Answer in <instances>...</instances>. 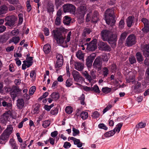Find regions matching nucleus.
<instances>
[{"label": "nucleus", "mask_w": 149, "mask_h": 149, "mask_svg": "<svg viewBox=\"0 0 149 149\" xmlns=\"http://www.w3.org/2000/svg\"><path fill=\"white\" fill-rule=\"evenodd\" d=\"M114 11L113 9H108L105 12V20L106 23L112 26L115 22L114 16L113 15Z\"/></svg>", "instance_id": "f257e3e1"}, {"label": "nucleus", "mask_w": 149, "mask_h": 149, "mask_svg": "<svg viewBox=\"0 0 149 149\" xmlns=\"http://www.w3.org/2000/svg\"><path fill=\"white\" fill-rule=\"evenodd\" d=\"M13 128L12 125H9L7 126L6 128L4 130L0 136V143H1V141L6 142L8 140L10 135L12 133Z\"/></svg>", "instance_id": "f03ea898"}, {"label": "nucleus", "mask_w": 149, "mask_h": 149, "mask_svg": "<svg viewBox=\"0 0 149 149\" xmlns=\"http://www.w3.org/2000/svg\"><path fill=\"white\" fill-rule=\"evenodd\" d=\"M52 35L57 43L61 44L65 42V38L58 30H53Z\"/></svg>", "instance_id": "7ed1b4c3"}, {"label": "nucleus", "mask_w": 149, "mask_h": 149, "mask_svg": "<svg viewBox=\"0 0 149 149\" xmlns=\"http://www.w3.org/2000/svg\"><path fill=\"white\" fill-rule=\"evenodd\" d=\"M92 14L90 12L87 14L86 17V22H89L90 20L93 22L96 23L99 20V15L98 12L97 11L94 12L92 16Z\"/></svg>", "instance_id": "20e7f679"}, {"label": "nucleus", "mask_w": 149, "mask_h": 149, "mask_svg": "<svg viewBox=\"0 0 149 149\" xmlns=\"http://www.w3.org/2000/svg\"><path fill=\"white\" fill-rule=\"evenodd\" d=\"M121 123H119L116 125V127L113 130L107 132L104 134V136L106 138H109L113 136L115 133V132H119L122 126Z\"/></svg>", "instance_id": "39448f33"}, {"label": "nucleus", "mask_w": 149, "mask_h": 149, "mask_svg": "<svg viewBox=\"0 0 149 149\" xmlns=\"http://www.w3.org/2000/svg\"><path fill=\"white\" fill-rule=\"evenodd\" d=\"M5 19L7 21L5 23V25L11 27L14 25L15 22L17 20V18L15 16L12 15L6 17Z\"/></svg>", "instance_id": "423d86ee"}, {"label": "nucleus", "mask_w": 149, "mask_h": 149, "mask_svg": "<svg viewBox=\"0 0 149 149\" xmlns=\"http://www.w3.org/2000/svg\"><path fill=\"white\" fill-rule=\"evenodd\" d=\"M136 40V38L134 35H129L126 39V45L128 47L132 46L135 43Z\"/></svg>", "instance_id": "0eeeda50"}, {"label": "nucleus", "mask_w": 149, "mask_h": 149, "mask_svg": "<svg viewBox=\"0 0 149 149\" xmlns=\"http://www.w3.org/2000/svg\"><path fill=\"white\" fill-rule=\"evenodd\" d=\"M11 116V111H8L3 113V115L1 116L0 118V121L1 123L6 125L7 121L8 120Z\"/></svg>", "instance_id": "6e6552de"}, {"label": "nucleus", "mask_w": 149, "mask_h": 149, "mask_svg": "<svg viewBox=\"0 0 149 149\" xmlns=\"http://www.w3.org/2000/svg\"><path fill=\"white\" fill-rule=\"evenodd\" d=\"M64 13L70 12L73 13L75 10V7L74 5L70 4H66L63 6Z\"/></svg>", "instance_id": "1a4fd4ad"}, {"label": "nucleus", "mask_w": 149, "mask_h": 149, "mask_svg": "<svg viewBox=\"0 0 149 149\" xmlns=\"http://www.w3.org/2000/svg\"><path fill=\"white\" fill-rule=\"evenodd\" d=\"M26 60L23 61V64L22 65V69L23 70H25L26 69V67L29 68L31 66L33 63V57H27Z\"/></svg>", "instance_id": "9d476101"}, {"label": "nucleus", "mask_w": 149, "mask_h": 149, "mask_svg": "<svg viewBox=\"0 0 149 149\" xmlns=\"http://www.w3.org/2000/svg\"><path fill=\"white\" fill-rule=\"evenodd\" d=\"M87 11L85 5H83L78 7L77 10V14L81 17H84Z\"/></svg>", "instance_id": "9b49d317"}, {"label": "nucleus", "mask_w": 149, "mask_h": 149, "mask_svg": "<svg viewBox=\"0 0 149 149\" xmlns=\"http://www.w3.org/2000/svg\"><path fill=\"white\" fill-rule=\"evenodd\" d=\"M96 56V54L95 53H93L87 56L86 61V64L88 67H90L92 66L93 61Z\"/></svg>", "instance_id": "f8f14e48"}, {"label": "nucleus", "mask_w": 149, "mask_h": 149, "mask_svg": "<svg viewBox=\"0 0 149 149\" xmlns=\"http://www.w3.org/2000/svg\"><path fill=\"white\" fill-rule=\"evenodd\" d=\"M97 40L94 39L92 40L87 45V49L90 51H94L97 48Z\"/></svg>", "instance_id": "ddd939ff"}, {"label": "nucleus", "mask_w": 149, "mask_h": 149, "mask_svg": "<svg viewBox=\"0 0 149 149\" xmlns=\"http://www.w3.org/2000/svg\"><path fill=\"white\" fill-rule=\"evenodd\" d=\"M21 91V89H20L18 86H13L12 87L11 92L10 93L11 97L13 98H15Z\"/></svg>", "instance_id": "4468645a"}, {"label": "nucleus", "mask_w": 149, "mask_h": 149, "mask_svg": "<svg viewBox=\"0 0 149 149\" xmlns=\"http://www.w3.org/2000/svg\"><path fill=\"white\" fill-rule=\"evenodd\" d=\"M57 61L55 66L56 68L62 66L63 63V57L62 55L58 54L56 55Z\"/></svg>", "instance_id": "2eb2a0df"}, {"label": "nucleus", "mask_w": 149, "mask_h": 149, "mask_svg": "<svg viewBox=\"0 0 149 149\" xmlns=\"http://www.w3.org/2000/svg\"><path fill=\"white\" fill-rule=\"evenodd\" d=\"M102 63L100 57L98 56L95 60L93 64V66L95 68L100 69L102 66Z\"/></svg>", "instance_id": "dca6fc26"}, {"label": "nucleus", "mask_w": 149, "mask_h": 149, "mask_svg": "<svg viewBox=\"0 0 149 149\" xmlns=\"http://www.w3.org/2000/svg\"><path fill=\"white\" fill-rule=\"evenodd\" d=\"M143 23L144 27L142 30L144 33H147L149 31V22L145 18H143L141 19Z\"/></svg>", "instance_id": "f3484780"}, {"label": "nucleus", "mask_w": 149, "mask_h": 149, "mask_svg": "<svg viewBox=\"0 0 149 149\" xmlns=\"http://www.w3.org/2000/svg\"><path fill=\"white\" fill-rule=\"evenodd\" d=\"M72 75L74 81L77 82L78 81L83 78L79 73L76 70H73L72 71Z\"/></svg>", "instance_id": "a211bd4d"}, {"label": "nucleus", "mask_w": 149, "mask_h": 149, "mask_svg": "<svg viewBox=\"0 0 149 149\" xmlns=\"http://www.w3.org/2000/svg\"><path fill=\"white\" fill-rule=\"evenodd\" d=\"M110 31L104 29L102 31L101 35L102 39L104 40H107L109 36Z\"/></svg>", "instance_id": "6ab92c4d"}, {"label": "nucleus", "mask_w": 149, "mask_h": 149, "mask_svg": "<svg viewBox=\"0 0 149 149\" xmlns=\"http://www.w3.org/2000/svg\"><path fill=\"white\" fill-rule=\"evenodd\" d=\"M117 39L116 37H113L112 36L111 37L109 36L107 40H108L109 43L111 45V47L114 48L116 45Z\"/></svg>", "instance_id": "aec40b11"}, {"label": "nucleus", "mask_w": 149, "mask_h": 149, "mask_svg": "<svg viewBox=\"0 0 149 149\" xmlns=\"http://www.w3.org/2000/svg\"><path fill=\"white\" fill-rule=\"evenodd\" d=\"M70 140L73 141L75 145H77L78 148H81L83 146V143L80 142L79 139H77L74 137H70L68 138Z\"/></svg>", "instance_id": "412c9836"}, {"label": "nucleus", "mask_w": 149, "mask_h": 149, "mask_svg": "<svg viewBox=\"0 0 149 149\" xmlns=\"http://www.w3.org/2000/svg\"><path fill=\"white\" fill-rule=\"evenodd\" d=\"M141 83L139 82H137L134 85L133 88H132L133 92L136 93H140L141 92Z\"/></svg>", "instance_id": "4be33fe9"}, {"label": "nucleus", "mask_w": 149, "mask_h": 149, "mask_svg": "<svg viewBox=\"0 0 149 149\" xmlns=\"http://www.w3.org/2000/svg\"><path fill=\"white\" fill-rule=\"evenodd\" d=\"M99 47L105 51L110 50L111 49L110 46L107 44L103 42H100L99 44Z\"/></svg>", "instance_id": "5701e85b"}, {"label": "nucleus", "mask_w": 149, "mask_h": 149, "mask_svg": "<svg viewBox=\"0 0 149 149\" xmlns=\"http://www.w3.org/2000/svg\"><path fill=\"white\" fill-rule=\"evenodd\" d=\"M75 68L79 71H81L84 69V64L80 62H75L74 64Z\"/></svg>", "instance_id": "b1692460"}, {"label": "nucleus", "mask_w": 149, "mask_h": 149, "mask_svg": "<svg viewBox=\"0 0 149 149\" xmlns=\"http://www.w3.org/2000/svg\"><path fill=\"white\" fill-rule=\"evenodd\" d=\"M24 104V100L22 99H19L17 101V106L19 109H21Z\"/></svg>", "instance_id": "393cba45"}, {"label": "nucleus", "mask_w": 149, "mask_h": 149, "mask_svg": "<svg viewBox=\"0 0 149 149\" xmlns=\"http://www.w3.org/2000/svg\"><path fill=\"white\" fill-rule=\"evenodd\" d=\"M9 38L8 35L4 33L2 35H0V42H5Z\"/></svg>", "instance_id": "a878e982"}, {"label": "nucleus", "mask_w": 149, "mask_h": 149, "mask_svg": "<svg viewBox=\"0 0 149 149\" xmlns=\"http://www.w3.org/2000/svg\"><path fill=\"white\" fill-rule=\"evenodd\" d=\"M134 17L130 16L127 19V24L128 27H130L134 24Z\"/></svg>", "instance_id": "bb28decb"}, {"label": "nucleus", "mask_w": 149, "mask_h": 149, "mask_svg": "<svg viewBox=\"0 0 149 149\" xmlns=\"http://www.w3.org/2000/svg\"><path fill=\"white\" fill-rule=\"evenodd\" d=\"M2 106L6 107L7 109H10L12 108V104L11 102H8L7 101H3L2 102Z\"/></svg>", "instance_id": "cd10ccee"}, {"label": "nucleus", "mask_w": 149, "mask_h": 149, "mask_svg": "<svg viewBox=\"0 0 149 149\" xmlns=\"http://www.w3.org/2000/svg\"><path fill=\"white\" fill-rule=\"evenodd\" d=\"M43 51L45 54H49L51 50V47L50 45L48 44H47L44 45L43 47Z\"/></svg>", "instance_id": "c85d7f7f"}, {"label": "nucleus", "mask_w": 149, "mask_h": 149, "mask_svg": "<svg viewBox=\"0 0 149 149\" xmlns=\"http://www.w3.org/2000/svg\"><path fill=\"white\" fill-rule=\"evenodd\" d=\"M76 56L79 60H81L83 61H84V55L81 50H79L77 52Z\"/></svg>", "instance_id": "c756f323"}, {"label": "nucleus", "mask_w": 149, "mask_h": 149, "mask_svg": "<svg viewBox=\"0 0 149 149\" xmlns=\"http://www.w3.org/2000/svg\"><path fill=\"white\" fill-rule=\"evenodd\" d=\"M47 12L49 13L53 12L54 11V6L52 3L48 2L47 5Z\"/></svg>", "instance_id": "7c9ffc66"}, {"label": "nucleus", "mask_w": 149, "mask_h": 149, "mask_svg": "<svg viewBox=\"0 0 149 149\" xmlns=\"http://www.w3.org/2000/svg\"><path fill=\"white\" fill-rule=\"evenodd\" d=\"M20 38L18 36L13 37L9 41V43H11L12 42H13L14 44H17L19 41Z\"/></svg>", "instance_id": "2f4dec72"}, {"label": "nucleus", "mask_w": 149, "mask_h": 149, "mask_svg": "<svg viewBox=\"0 0 149 149\" xmlns=\"http://www.w3.org/2000/svg\"><path fill=\"white\" fill-rule=\"evenodd\" d=\"M71 21V19L70 17L65 16L64 17L63 20V23L66 25H69Z\"/></svg>", "instance_id": "473e14b6"}, {"label": "nucleus", "mask_w": 149, "mask_h": 149, "mask_svg": "<svg viewBox=\"0 0 149 149\" xmlns=\"http://www.w3.org/2000/svg\"><path fill=\"white\" fill-rule=\"evenodd\" d=\"M51 96L53 100H56L59 97V94L58 93L53 92L51 95Z\"/></svg>", "instance_id": "72a5a7b5"}, {"label": "nucleus", "mask_w": 149, "mask_h": 149, "mask_svg": "<svg viewBox=\"0 0 149 149\" xmlns=\"http://www.w3.org/2000/svg\"><path fill=\"white\" fill-rule=\"evenodd\" d=\"M82 74L89 82H91L92 81V79L91 77L89 75L86 71H85L82 72Z\"/></svg>", "instance_id": "f704fd0d"}, {"label": "nucleus", "mask_w": 149, "mask_h": 149, "mask_svg": "<svg viewBox=\"0 0 149 149\" xmlns=\"http://www.w3.org/2000/svg\"><path fill=\"white\" fill-rule=\"evenodd\" d=\"M8 8L5 5L2 6L0 7V15L6 13Z\"/></svg>", "instance_id": "c9c22d12"}, {"label": "nucleus", "mask_w": 149, "mask_h": 149, "mask_svg": "<svg viewBox=\"0 0 149 149\" xmlns=\"http://www.w3.org/2000/svg\"><path fill=\"white\" fill-rule=\"evenodd\" d=\"M102 92L106 94L110 93L111 91V89L107 87H103L102 89Z\"/></svg>", "instance_id": "e433bc0d"}, {"label": "nucleus", "mask_w": 149, "mask_h": 149, "mask_svg": "<svg viewBox=\"0 0 149 149\" xmlns=\"http://www.w3.org/2000/svg\"><path fill=\"white\" fill-rule=\"evenodd\" d=\"M91 30L88 28H86L84 29L83 31L82 35L84 37H85L87 34H89L91 32Z\"/></svg>", "instance_id": "4c0bfd02"}, {"label": "nucleus", "mask_w": 149, "mask_h": 149, "mask_svg": "<svg viewBox=\"0 0 149 149\" xmlns=\"http://www.w3.org/2000/svg\"><path fill=\"white\" fill-rule=\"evenodd\" d=\"M80 117L82 119L85 120L88 117V113L86 111H83L81 113Z\"/></svg>", "instance_id": "58836bf2"}, {"label": "nucleus", "mask_w": 149, "mask_h": 149, "mask_svg": "<svg viewBox=\"0 0 149 149\" xmlns=\"http://www.w3.org/2000/svg\"><path fill=\"white\" fill-rule=\"evenodd\" d=\"M136 55L137 60L139 62H141L143 61V58L140 53H137Z\"/></svg>", "instance_id": "ea45409f"}, {"label": "nucleus", "mask_w": 149, "mask_h": 149, "mask_svg": "<svg viewBox=\"0 0 149 149\" xmlns=\"http://www.w3.org/2000/svg\"><path fill=\"white\" fill-rule=\"evenodd\" d=\"M72 79L71 78L68 79L65 82V85L67 87H70L72 85Z\"/></svg>", "instance_id": "a19ab883"}, {"label": "nucleus", "mask_w": 149, "mask_h": 149, "mask_svg": "<svg viewBox=\"0 0 149 149\" xmlns=\"http://www.w3.org/2000/svg\"><path fill=\"white\" fill-rule=\"evenodd\" d=\"M100 57L102 61V60L104 61H107L109 58L108 56L105 54H103Z\"/></svg>", "instance_id": "79ce46f5"}, {"label": "nucleus", "mask_w": 149, "mask_h": 149, "mask_svg": "<svg viewBox=\"0 0 149 149\" xmlns=\"http://www.w3.org/2000/svg\"><path fill=\"white\" fill-rule=\"evenodd\" d=\"M91 91L98 93H100V92L98 86L97 85H95L91 88Z\"/></svg>", "instance_id": "37998d69"}, {"label": "nucleus", "mask_w": 149, "mask_h": 149, "mask_svg": "<svg viewBox=\"0 0 149 149\" xmlns=\"http://www.w3.org/2000/svg\"><path fill=\"white\" fill-rule=\"evenodd\" d=\"M65 110L67 113L70 114L73 111V109L71 106H68L66 107Z\"/></svg>", "instance_id": "c03bdc74"}, {"label": "nucleus", "mask_w": 149, "mask_h": 149, "mask_svg": "<svg viewBox=\"0 0 149 149\" xmlns=\"http://www.w3.org/2000/svg\"><path fill=\"white\" fill-rule=\"evenodd\" d=\"M36 90V87L35 86H33L31 87L29 90V94L30 95H32Z\"/></svg>", "instance_id": "a18cd8bd"}, {"label": "nucleus", "mask_w": 149, "mask_h": 149, "mask_svg": "<svg viewBox=\"0 0 149 149\" xmlns=\"http://www.w3.org/2000/svg\"><path fill=\"white\" fill-rule=\"evenodd\" d=\"M50 124V122L49 120H45L43 122L42 126L44 128L48 127Z\"/></svg>", "instance_id": "49530a36"}, {"label": "nucleus", "mask_w": 149, "mask_h": 149, "mask_svg": "<svg viewBox=\"0 0 149 149\" xmlns=\"http://www.w3.org/2000/svg\"><path fill=\"white\" fill-rule=\"evenodd\" d=\"M103 75L104 77H107L109 74V70L106 67H104L102 70Z\"/></svg>", "instance_id": "de8ad7c7"}, {"label": "nucleus", "mask_w": 149, "mask_h": 149, "mask_svg": "<svg viewBox=\"0 0 149 149\" xmlns=\"http://www.w3.org/2000/svg\"><path fill=\"white\" fill-rule=\"evenodd\" d=\"M58 109L57 108H54L50 111V114L52 115L57 114L58 113Z\"/></svg>", "instance_id": "09e8293b"}, {"label": "nucleus", "mask_w": 149, "mask_h": 149, "mask_svg": "<svg viewBox=\"0 0 149 149\" xmlns=\"http://www.w3.org/2000/svg\"><path fill=\"white\" fill-rule=\"evenodd\" d=\"M23 14L22 13H20L18 15L19 17V22L18 24H21L23 21Z\"/></svg>", "instance_id": "8fccbe9b"}, {"label": "nucleus", "mask_w": 149, "mask_h": 149, "mask_svg": "<svg viewBox=\"0 0 149 149\" xmlns=\"http://www.w3.org/2000/svg\"><path fill=\"white\" fill-rule=\"evenodd\" d=\"M9 142L13 148L15 147H17L16 145V143L13 139H10L9 141Z\"/></svg>", "instance_id": "3c124183"}, {"label": "nucleus", "mask_w": 149, "mask_h": 149, "mask_svg": "<svg viewBox=\"0 0 149 149\" xmlns=\"http://www.w3.org/2000/svg\"><path fill=\"white\" fill-rule=\"evenodd\" d=\"M146 125V123L142 122H141L136 125V127L138 128H142L145 127Z\"/></svg>", "instance_id": "603ef678"}, {"label": "nucleus", "mask_w": 149, "mask_h": 149, "mask_svg": "<svg viewBox=\"0 0 149 149\" xmlns=\"http://www.w3.org/2000/svg\"><path fill=\"white\" fill-rule=\"evenodd\" d=\"M61 18L59 17H56L55 21V23L56 25L58 26L60 25L61 23Z\"/></svg>", "instance_id": "864d4df0"}, {"label": "nucleus", "mask_w": 149, "mask_h": 149, "mask_svg": "<svg viewBox=\"0 0 149 149\" xmlns=\"http://www.w3.org/2000/svg\"><path fill=\"white\" fill-rule=\"evenodd\" d=\"M129 61L131 64H132L136 62V59L134 56H131L129 58Z\"/></svg>", "instance_id": "5fc2aeb1"}, {"label": "nucleus", "mask_w": 149, "mask_h": 149, "mask_svg": "<svg viewBox=\"0 0 149 149\" xmlns=\"http://www.w3.org/2000/svg\"><path fill=\"white\" fill-rule=\"evenodd\" d=\"M71 34V31L69 32L67 36V38L66 40L65 41V44L69 42L70 40V37Z\"/></svg>", "instance_id": "6e6d98bb"}, {"label": "nucleus", "mask_w": 149, "mask_h": 149, "mask_svg": "<svg viewBox=\"0 0 149 149\" xmlns=\"http://www.w3.org/2000/svg\"><path fill=\"white\" fill-rule=\"evenodd\" d=\"M98 127L99 128L105 130H107V127L103 123H101L99 124Z\"/></svg>", "instance_id": "4d7b16f0"}, {"label": "nucleus", "mask_w": 149, "mask_h": 149, "mask_svg": "<svg viewBox=\"0 0 149 149\" xmlns=\"http://www.w3.org/2000/svg\"><path fill=\"white\" fill-rule=\"evenodd\" d=\"M49 93L48 92H46L44 93L38 99V100L40 101L43 98L46 97L48 96Z\"/></svg>", "instance_id": "13d9d810"}, {"label": "nucleus", "mask_w": 149, "mask_h": 149, "mask_svg": "<svg viewBox=\"0 0 149 149\" xmlns=\"http://www.w3.org/2000/svg\"><path fill=\"white\" fill-rule=\"evenodd\" d=\"M80 100V102L81 104L83 105H84L85 104V102H84L85 100V95H84L82 94L81 95Z\"/></svg>", "instance_id": "bf43d9fd"}, {"label": "nucleus", "mask_w": 149, "mask_h": 149, "mask_svg": "<svg viewBox=\"0 0 149 149\" xmlns=\"http://www.w3.org/2000/svg\"><path fill=\"white\" fill-rule=\"evenodd\" d=\"M72 131L73 132V135L74 136H75L79 133V131L74 127L72 128Z\"/></svg>", "instance_id": "052dcab7"}, {"label": "nucleus", "mask_w": 149, "mask_h": 149, "mask_svg": "<svg viewBox=\"0 0 149 149\" xmlns=\"http://www.w3.org/2000/svg\"><path fill=\"white\" fill-rule=\"evenodd\" d=\"M125 25L124 20L123 19H121L119 22V27L120 29H123L124 28Z\"/></svg>", "instance_id": "680f3d73"}, {"label": "nucleus", "mask_w": 149, "mask_h": 149, "mask_svg": "<svg viewBox=\"0 0 149 149\" xmlns=\"http://www.w3.org/2000/svg\"><path fill=\"white\" fill-rule=\"evenodd\" d=\"M26 7H27V10L28 12L30 11L31 9V7L29 1H27L26 2Z\"/></svg>", "instance_id": "e2e57ef3"}, {"label": "nucleus", "mask_w": 149, "mask_h": 149, "mask_svg": "<svg viewBox=\"0 0 149 149\" xmlns=\"http://www.w3.org/2000/svg\"><path fill=\"white\" fill-rule=\"evenodd\" d=\"M71 146L70 143L68 142H66L64 143L63 147L65 148H68Z\"/></svg>", "instance_id": "0e129e2a"}, {"label": "nucleus", "mask_w": 149, "mask_h": 149, "mask_svg": "<svg viewBox=\"0 0 149 149\" xmlns=\"http://www.w3.org/2000/svg\"><path fill=\"white\" fill-rule=\"evenodd\" d=\"M43 31L45 36H48L49 35V32L48 28L46 27L45 28L43 29Z\"/></svg>", "instance_id": "69168bd1"}, {"label": "nucleus", "mask_w": 149, "mask_h": 149, "mask_svg": "<svg viewBox=\"0 0 149 149\" xmlns=\"http://www.w3.org/2000/svg\"><path fill=\"white\" fill-rule=\"evenodd\" d=\"M111 105L110 104L108 105L107 107L104 109L103 111V113H104L107 111L109 110L112 107Z\"/></svg>", "instance_id": "338daca9"}, {"label": "nucleus", "mask_w": 149, "mask_h": 149, "mask_svg": "<svg viewBox=\"0 0 149 149\" xmlns=\"http://www.w3.org/2000/svg\"><path fill=\"white\" fill-rule=\"evenodd\" d=\"M127 36V33L125 32L122 33L120 36V38L122 40H124Z\"/></svg>", "instance_id": "774afa93"}]
</instances>
